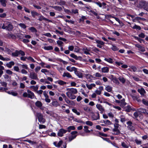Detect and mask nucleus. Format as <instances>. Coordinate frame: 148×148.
Wrapping results in <instances>:
<instances>
[{
    "mask_svg": "<svg viewBox=\"0 0 148 148\" xmlns=\"http://www.w3.org/2000/svg\"><path fill=\"white\" fill-rule=\"evenodd\" d=\"M127 105V103L125 102V100L124 99H123L121 100V108H122L123 106H126Z\"/></svg>",
    "mask_w": 148,
    "mask_h": 148,
    "instance_id": "nucleus-36",
    "label": "nucleus"
},
{
    "mask_svg": "<svg viewBox=\"0 0 148 148\" xmlns=\"http://www.w3.org/2000/svg\"><path fill=\"white\" fill-rule=\"evenodd\" d=\"M70 56L72 58H74L76 60H77L79 58H82L81 56H79L78 57L76 55H75L73 53L71 54L70 55Z\"/></svg>",
    "mask_w": 148,
    "mask_h": 148,
    "instance_id": "nucleus-32",
    "label": "nucleus"
},
{
    "mask_svg": "<svg viewBox=\"0 0 148 148\" xmlns=\"http://www.w3.org/2000/svg\"><path fill=\"white\" fill-rule=\"evenodd\" d=\"M83 51H84V53L86 54H90V53H89V51H90V50L84 48L83 49Z\"/></svg>",
    "mask_w": 148,
    "mask_h": 148,
    "instance_id": "nucleus-45",
    "label": "nucleus"
},
{
    "mask_svg": "<svg viewBox=\"0 0 148 148\" xmlns=\"http://www.w3.org/2000/svg\"><path fill=\"white\" fill-rule=\"evenodd\" d=\"M44 49L47 50H52L53 49V47L51 46H45L44 47Z\"/></svg>",
    "mask_w": 148,
    "mask_h": 148,
    "instance_id": "nucleus-43",
    "label": "nucleus"
},
{
    "mask_svg": "<svg viewBox=\"0 0 148 148\" xmlns=\"http://www.w3.org/2000/svg\"><path fill=\"white\" fill-rule=\"evenodd\" d=\"M84 131L86 133H90V131L88 130V127L87 126L84 127Z\"/></svg>",
    "mask_w": 148,
    "mask_h": 148,
    "instance_id": "nucleus-42",
    "label": "nucleus"
},
{
    "mask_svg": "<svg viewBox=\"0 0 148 148\" xmlns=\"http://www.w3.org/2000/svg\"><path fill=\"white\" fill-rule=\"evenodd\" d=\"M97 108L101 111V113H102L104 111V109L103 106L100 104H97L96 105Z\"/></svg>",
    "mask_w": 148,
    "mask_h": 148,
    "instance_id": "nucleus-22",
    "label": "nucleus"
},
{
    "mask_svg": "<svg viewBox=\"0 0 148 148\" xmlns=\"http://www.w3.org/2000/svg\"><path fill=\"white\" fill-rule=\"evenodd\" d=\"M4 51L6 52L8 54H10L11 53V50L7 47H5V48Z\"/></svg>",
    "mask_w": 148,
    "mask_h": 148,
    "instance_id": "nucleus-48",
    "label": "nucleus"
},
{
    "mask_svg": "<svg viewBox=\"0 0 148 148\" xmlns=\"http://www.w3.org/2000/svg\"><path fill=\"white\" fill-rule=\"evenodd\" d=\"M6 92L8 94L14 96H16L18 95V93L17 92L12 91H7Z\"/></svg>",
    "mask_w": 148,
    "mask_h": 148,
    "instance_id": "nucleus-30",
    "label": "nucleus"
},
{
    "mask_svg": "<svg viewBox=\"0 0 148 148\" xmlns=\"http://www.w3.org/2000/svg\"><path fill=\"white\" fill-rule=\"evenodd\" d=\"M35 105L38 108H40L41 109H43L42 108V104L41 101H37L35 103Z\"/></svg>",
    "mask_w": 148,
    "mask_h": 148,
    "instance_id": "nucleus-20",
    "label": "nucleus"
},
{
    "mask_svg": "<svg viewBox=\"0 0 148 148\" xmlns=\"http://www.w3.org/2000/svg\"><path fill=\"white\" fill-rule=\"evenodd\" d=\"M66 2L64 1L60 0L57 2V4L60 6L64 5L66 4Z\"/></svg>",
    "mask_w": 148,
    "mask_h": 148,
    "instance_id": "nucleus-26",
    "label": "nucleus"
},
{
    "mask_svg": "<svg viewBox=\"0 0 148 148\" xmlns=\"http://www.w3.org/2000/svg\"><path fill=\"white\" fill-rule=\"evenodd\" d=\"M66 90L68 91L67 92L73 94H76L77 93V90L73 88H68L66 89Z\"/></svg>",
    "mask_w": 148,
    "mask_h": 148,
    "instance_id": "nucleus-7",
    "label": "nucleus"
},
{
    "mask_svg": "<svg viewBox=\"0 0 148 148\" xmlns=\"http://www.w3.org/2000/svg\"><path fill=\"white\" fill-rule=\"evenodd\" d=\"M92 120H96L100 119L99 114L98 112H96L95 114H93L91 116Z\"/></svg>",
    "mask_w": 148,
    "mask_h": 148,
    "instance_id": "nucleus-9",
    "label": "nucleus"
},
{
    "mask_svg": "<svg viewBox=\"0 0 148 148\" xmlns=\"http://www.w3.org/2000/svg\"><path fill=\"white\" fill-rule=\"evenodd\" d=\"M77 132L76 131H74L71 132V134L72 135L69 136L68 138L69 142H71L76 138L77 136Z\"/></svg>",
    "mask_w": 148,
    "mask_h": 148,
    "instance_id": "nucleus-6",
    "label": "nucleus"
},
{
    "mask_svg": "<svg viewBox=\"0 0 148 148\" xmlns=\"http://www.w3.org/2000/svg\"><path fill=\"white\" fill-rule=\"evenodd\" d=\"M83 109L84 111L87 113L90 112L91 111L90 108L87 106H84L83 107Z\"/></svg>",
    "mask_w": 148,
    "mask_h": 148,
    "instance_id": "nucleus-28",
    "label": "nucleus"
},
{
    "mask_svg": "<svg viewBox=\"0 0 148 148\" xmlns=\"http://www.w3.org/2000/svg\"><path fill=\"white\" fill-rule=\"evenodd\" d=\"M18 25L21 28L24 29H25L27 27L26 26L24 23H20L18 24Z\"/></svg>",
    "mask_w": 148,
    "mask_h": 148,
    "instance_id": "nucleus-44",
    "label": "nucleus"
},
{
    "mask_svg": "<svg viewBox=\"0 0 148 148\" xmlns=\"http://www.w3.org/2000/svg\"><path fill=\"white\" fill-rule=\"evenodd\" d=\"M75 74L79 78H82L83 77L82 74L80 72L77 71V69L75 71Z\"/></svg>",
    "mask_w": 148,
    "mask_h": 148,
    "instance_id": "nucleus-23",
    "label": "nucleus"
},
{
    "mask_svg": "<svg viewBox=\"0 0 148 148\" xmlns=\"http://www.w3.org/2000/svg\"><path fill=\"white\" fill-rule=\"evenodd\" d=\"M61 95L63 97L66 103L70 105H73L74 104V103L72 101L70 100L64 94H62Z\"/></svg>",
    "mask_w": 148,
    "mask_h": 148,
    "instance_id": "nucleus-4",
    "label": "nucleus"
},
{
    "mask_svg": "<svg viewBox=\"0 0 148 148\" xmlns=\"http://www.w3.org/2000/svg\"><path fill=\"white\" fill-rule=\"evenodd\" d=\"M31 13L32 16L33 17H35L36 16H38L40 15V14L34 11H32Z\"/></svg>",
    "mask_w": 148,
    "mask_h": 148,
    "instance_id": "nucleus-31",
    "label": "nucleus"
},
{
    "mask_svg": "<svg viewBox=\"0 0 148 148\" xmlns=\"http://www.w3.org/2000/svg\"><path fill=\"white\" fill-rule=\"evenodd\" d=\"M30 88H32L35 91L37 92L38 89V85H36V86H30Z\"/></svg>",
    "mask_w": 148,
    "mask_h": 148,
    "instance_id": "nucleus-39",
    "label": "nucleus"
},
{
    "mask_svg": "<svg viewBox=\"0 0 148 148\" xmlns=\"http://www.w3.org/2000/svg\"><path fill=\"white\" fill-rule=\"evenodd\" d=\"M8 36L9 38L12 39H15L16 38V36L12 34H9Z\"/></svg>",
    "mask_w": 148,
    "mask_h": 148,
    "instance_id": "nucleus-50",
    "label": "nucleus"
},
{
    "mask_svg": "<svg viewBox=\"0 0 148 148\" xmlns=\"http://www.w3.org/2000/svg\"><path fill=\"white\" fill-rule=\"evenodd\" d=\"M95 41L96 43L98 44L97 45V47L99 48H101L102 47V45H103L105 44L104 42L102 41L97 40H95Z\"/></svg>",
    "mask_w": 148,
    "mask_h": 148,
    "instance_id": "nucleus-17",
    "label": "nucleus"
},
{
    "mask_svg": "<svg viewBox=\"0 0 148 148\" xmlns=\"http://www.w3.org/2000/svg\"><path fill=\"white\" fill-rule=\"evenodd\" d=\"M67 132V130L62 128L59 130L57 135L58 136L62 137L63 136V134Z\"/></svg>",
    "mask_w": 148,
    "mask_h": 148,
    "instance_id": "nucleus-8",
    "label": "nucleus"
},
{
    "mask_svg": "<svg viewBox=\"0 0 148 148\" xmlns=\"http://www.w3.org/2000/svg\"><path fill=\"white\" fill-rule=\"evenodd\" d=\"M101 71L102 73H107L109 71V69L108 67H105L101 68Z\"/></svg>",
    "mask_w": 148,
    "mask_h": 148,
    "instance_id": "nucleus-27",
    "label": "nucleus"
},
{
    "mask_svg": "<svg viewBox=\"0 0 148 148\" xmlns=\"http://www.w3.org/2000/svg\"><path fill=\"white\" fill-rule=\"evenodd\" d=\"M132 28L133 29H136L139 30H140L141 29V28L140 26L136 25H135L132 27Z\"/></svg>",
    "mask_w": 148,
    "mask_h": 148,
    "instance_id": "nucleus-47",
    "label": "nucleus"
},
{
    "mask_svg": "<svg viewBox=\"0 0 148 148\" xmlns=\"http://www.w3.org/2000/svg\"><path fill=\"white\" fill-rule=\"evenodd\" d=\"M17 37L20 39H23L24 38L23 35L22 34H19L17 36Z\"/></svg>",
    "mask_w": 148,
    "mask_h": 148,
    "instance_id": "nucleus-62",
    "label": "nucleus"
},
{
    "mask_svg": "<svg viewBox=\"0 0 148 148\" xmlns=\"http://www.w3.org/2000/svg\"><path fill=\"white\" fill-rule=\"evenodd\" d=\"M49 7L51 8L54 9L55 10L57 11H60L62 10V7L61 6H53L50 5L49 6Z\"/></svg>",
    "mask_w": 148,
    "mask_h": 148,
    "instance_id": "nucleus-19",
    "label": "nucleus"
},
{
    "mask_svg": "<svg viewBox=\"0 0 148 148\" xmlns=\"http://www.w3.org/2000/svg\"><path fill=\"white\" fill-rule=\"evenodd\" d=\"M62 76L64 77H66L69 78H71L72 77V76L70 73L66 72H65L63 73Z\"/></svg>",
    "mask_w": 148,
    "mask_h": 148,
    "instance_id": "nucleus-24",
    "label": "nucleus"
},
{
    "mask_svg": "<svg viewBox=\"0 0 148 148\" xmlns=\"http://www.w3.org/2000/svg\"><path fill=\"white\" fill-rule=\"evenodd\" d=\"M127 105L126 106H123L122 108L123 109V110L127 112H130L132 109V108H131V106L127 104Z\"/></svg>",
    "mask_w": 148,
    "mask_h": 148,
    "instance_id": "nucleus-16",
    "label": "nucleus"
},
{
    "mask_svg": "<svg viewBox=\"0 0 148 148\" xmlns=\"http://www.w3.org/2000/svg\"><path fill=\"white\" fill-rule=\"evenodd\" d=\"M52 105L56 107L60 105L58 102L57 101H53L51 103Z\"/></svg>",
    "mask_w": 148,
    "mask_h": 148,
    "instance_id": "nucleus-29",
    "label": "nucleus"
},
{
    "mask_svg": "<svg viewBox=\"0 0 148 148\" xmlns=\"http://www.w3.org/2000/svg\"><path fill=\"white\" fill-rule=\"evenodd\" d=\"M137 111L139 112H140L148 115V113L147 112L146 109L140 108L137 109Z\"/></svg>",
    "mask_w": 148,
    "mask_h": 148,
    "instance_id": "nucleus-14",
    "label": "nucleus"
},
{
    "mask_svg": "<svg viewBox=\"0 0 148 148\" xmlns=\"http://www.w3.org/2000/svg\"><path fill=\"white\" fill-rule=\"evenodd\" d=\"M103 123L106 124L110 125L112 124V123L109 120H106L103 121Z\"/></svg>",
    "mask_w": 148,
    "mask_h": 148,
    "instance_id": "nucleus-46",
    "label": "nucleus"
},
{
    "mask_svg": "<svg viewBox=\"0 0 148 148\" xmlns=\"http://www.w3.org/2000/svg\"><path fill=\"white\" fill-rule=\"evenodd\" d=\"M68 97L71 100L75 99L76 98V96L74 95H70V96H68Z\"/></svg>",
    "mask_w": 148,
    "mask_h": 148,
    "instance_id": "nucleus-49",
    "label": "nucleus"
},
{
    "mask_svg": "<svg viewBox=\"0 0 148 148\" xmlns=\"http://www.w3.org/2000/svg\"><path fill=\"white\" fill-rule=\"evenodd\" d=\"M1 24H0V28L5 29L8 31H11L13 29L14 27L12 24L10 22L6 21H4L3 25L1 27Z\"/></svg>",
    "mask_w": 148,
    "mask_h": 148,
    "instance_id": "nucleus-1",
    "label": "nucleus"
},
{
    "mask_svg": "<svg viewBox=\"0 0 148 148\" xmlns=\"http://www.w3.org/2000/svg\"><path fill=\"white\" fill-rule=\"evenodd\" d=\"M136 47L138 48V50L142 52H144L145 51V49L144 47L138 44H137L135 45Z\"/></svg>",
    "mask_w": 148,
    "mask_h": 148,
    "instance_id": "nucleus-21",
    "label": "nucleus"
},
{
    "mask_svg": "<svg viewBox=\"0 0 148 148\" xmlns=\"http://www.w3.org/2000/svg\"><path fill=\"white\" fill-rule=\"evenodd\" d=\"M130 68L132 69L134 72H136L137 71V69L136 67L134 66H131Z\"/></svg>",
    "mask_w": 148,
    "mask_h": 148,
    "instance_id": "nucleus-63",
    "label": "nucleus"
},
{
    "mask_svg": "<svg viewBox=\"0 0 148 148\" xmlns=\"http://www.w3.org/2000/svg\"><path fill=\"white\" fill-rule=\"evenodd\" d=\"M138 36L139 37V38H145V35L143 33H141L140 34H139Z\"/></svg>",
    "mask_w": 148,
    "mask_h": 148,
    "instance_id": "nucleus-60",
    "label": "nucleus"
},
{
    "mask_svg": "<svg viewBox=\"0 0 148 148\" xmlns=\"http://www.w3.org/2000/svg\"><path fill=\"white\" fill-rule=\"evenodd\" d=\"M17 50H16L15 51V52H13L12 53V55L13 57H17L18 56V54H17Z\"/></svg>",
    "mask_w": 148,
    "mask_h": 148,
    "instance_id": "nucleus-55",
    "label": "nucleus"
},
{
    "mask_svg": "<svg viewBox=\"0 0 148 148\" xmlns=\"http://www.w3.org/2000/svg\"><path fill=\"white\" fill-rule=\"evenodd\" d=\"M127 124L128 125L127 126L128 129L132 131H134L135 130V128L132 125V122L130 121H128L127 122Z\"/></svg>",
    "mask_w": 148,
    "mask_h": 148,
    "instance_id": "nucleus-13",
    "label": "nucleus"
},
{
    "mask_svg": "<svg viewBox=\"0 0 148 148\" xmlns=\"http://www.w3.org/2000/svg\"><path fill=\"white\" fill-rule=\"evenodd\" d=\"M138 6L140 8H143L144 10L148 12V3L141 1L139 2Z\"/></svg>",
    "mask_w": 148,
    "mask_h": 148,
    "instance_id": "nucleus-2",
    "label": "nucleus"
},
{
    "mask_svg": "<svg viewBox=\"0 0 148 148\" xmlns=\"http://www.w3.org/2000/svg\"><path fill=\"white\" fill-rule=\"evenodd\" d=\"M68 130H67V132H70L71 130H74L75 129V128L74 126H71L69 127H68L67 128Z\"/></svg>",
    "mask_w": 148,
    "mask_h": 148,
    "instance_id": "nucleus-37",
    "label": "nucleus"
},
{
    "mask_svg": "<svg viewBox=\"0 0 148 148\" xmlns=\"http://www.w3.org/2000/svg\"><path fill=\"white\" fill-rule=\"evenodd\" d=\"M57 83L58 84L61 85L63 86L65 84H66L67 83L66 82H64L62 80H59L57 81Z\"/></svg>",
    "mask_w": 148,
    "mask_h": 148,
    "instance_id": "nucleus-33",
    "label": "nucleus"
},
{
    "mask_svg": "<svg viewBox=\"0 0 148 148\" xmlns=\"http://www.w3.org/2000/svg\"><path fill=\"white\" fill-rule=\"evenodd\" d=\"M121 145L124 148H128L129 147L124 142L122 143Z\"/></svg>",
    "mask_w": 148,
    "mask_h": 148,
    "instance_id": "nucleus-61",
    "label": "nucleus"
},
{
    "mask_svg": "<svg viewBox=\"0 0 148 148\" xmlns=\"http://www.w3.org/2000/svg\"><path fill=\"white\" fill-rule=\"evenodd\" d=\"M63 42L60 40H58L57 41V43L59 46L61 47L62 46V45L63 44Z\"/></svg>",
    "mask_w": 148,
    "mask_h": 148,
    "instance_id": "nucleus-56",
    "label": "nucleus"
},
{
    "mask_svg": "<svg viewBox=\"0 0 148 148\" xmlns=\"http://www.w3.org/2000/svg\"><path fill=\"white\" fill-rule=\"evenodd\" d=\"M105 89L108 92H110L112 90V88L109 86H106Z\"/></svg>",
    "mask_w": 148,
    "mask_h": 148,
    "instance_id": "nucleus-40",
    "label": "nucleus"
},
{
    "mask_svg": "<svg viewBox=\"0 0 148 148\" xmlns=\"http://www.w3.org/2000/svg\"><path fill=\"white\" fill-rule=\"evenodd\" d=\"M133 115L134 116V118L136 119L138 116V112H135L133 114Z\"/></svg>",
    "mask_w": 148,
    "mask_h": 148,
    "instance_id": "nucleus-59",
    "label": "nucleus"
},
{
    "mask_svg": "<svg viewBox=\"0 0 148 148\" xmlns=\"http://www.w3.org/2000/svg\"><path fill=\"white\" fill-rule=\"evenodd\" d=\"M85 123L86 125H89L90 126H92L93 125V123L92 122L88 121H86L85 122Z\"/></svg>",
    "mask_w": 148,
    "mask_h": 148,
    "instance_id": "nucleus-54",
    "label": "nucleus"
},
{
    "mask_svg": "<svg viewBox=\"0 0 148 148\" xmlns=\"http://www.w3.org/2000/svg\"><path fill=\"white\" fill-rule=\"evenodd\" d=\"M38 17L39 18L38 20L40 21H42L43 20H45V21H48L49 22H52V21L50 20L49 19L45 18L41 14H40V15L38 16Z\"/></svg>",
    "mask_w": 148,
    "mask_h": 148,
    "instance_id": "nucleus-10",
    "label": "nucleus"
},
{
    "mask_svg": "<svg viewBox=\"0 0 148 148\" xmlns=\"http://www.w3.org/2000/svg\"><path fill=\"white\" fill-rule=\"evenodd\" d=\"M63 143L62 140L58 142L57 141L54 142L53 143V145L56 147H60Z\"/></svg>",
    "mask_w": 148,
    "mask_h": 148,
    "instance_id": "nucleus-18",
    "label": "nucleus"
},
{
    "mask_svg": "<svg viewBox=\"0 0 148 148\" xmlns=\"http://www.w3.org/2000/svg\"><path fill=\"white\" fill-rule=\"evenodd\" d=\"M14 64V63L13 61L10 62L9 63L6 64V66L9 68H11L12 66Z\"/></svg>",
    "mask_w": 148,
    "mask_h": 148,
    "instance_id": "nucleus-34",
    "label": "nucleus"
},
{
    "mask_svg": "<svg viewBox=\"0 0 148 148\" xmlns=\"http://www.w3.org/2000/svg\"><path fill=\"white\" fill-rule=\"evenodd\" d=\"M36 114L39 122L44 123L45 122V119L43 117L42 115L40 113H37Z\"/></svg>",
    "mask_w": 148,
    "mask_h": 148,
    "instance_id": "nucleus-5",
    "label": "nucleus"
},
{
    "mask_svg": "<svg viewBox=\"0 0 148 148\" xmlns=\"http://www.w3.org/2000/svg\"><path fill=\"white\" fill-rule=\"evenodd\" d=\"M0 83L3 86H4L5 87L7 86V84L6 82H1Z\"/></svg>",
    "mask_w": 148,
    "mask_h": 148,
    "instance_id": "nucleus-58",
    "label": "nucleus"
},
{
    "mask_svg": "<svg viewBox=\"0 0 148 148\" xmlns=\"http://www.w3.org/2000/svg\"><path fill=\"white\" fill-rule=\"evenodd\" d=\"M76 68L74 67H71L70 66H67L66 68L67 70L70 72H72L73 71H75L76 70Z\"/></svg>",
    "mask_w": 148,
    "mask_h": 148,
    "instance_id": "nucleus-25",
    "label": "nucleus"
},
{
    "mask_svg": "<svg viewBox=\"0 0 148 148\" xmlns=\"http://www.w3.org/2000/svg\"><path fill=\"white\" fill-rule=\"evenodd\" d=\"M7 1L6 0H1V1L0 2L2 6L5 7L6 6V3Z\"/></svg>",
    "mask_w": 148,
    "mask_h": 148,
    "instance_id": "nucleus-38",
    "label": "nucleus"
},
{
    "mask_svg": "<svg viewBox=\"0 0 148 148\" xmlns=\"http://www.w3.org/2000/svg\"><path fill=\"white\" fill-rule=\"evenodd\" d=\"M143 103L145 105L148 106V101L145 99H143L142 101Z\"/></svg>",
    "mask_w": 148,
    "mask_h": 148,
    "instance_id": "nucleus-53",
    "label": "nucleus"
},
{
    "mask_svg": "<svg viewBox=\"0 0 148 148\" xmlns=\"http://www.w3.org/2000/svg\"><path fill=\"white\" fill-rule=\"evenodd\" d=\"M27 93H28V98L31 99H33L34 98H36L34 93L33 92L29 90H27Z\"/></svg>",
    "mask_w": 148,
    "mask_h": 148,
    "instance_id": "nucleus-11",
    "label": "nucleus"
},
{
    "mask_svg": "<svg viewBox=\"0 0 148 148\" xmlns=\"http://www.w3.org/2000/svg\"><path fill=\"white\" fill-rule=\"evenodd\" d=\"M78 10L77 9H72L71 10L72 12L75 14L78 13Z\"/></svg>",
    "mask_w": 148,
    "mask_h": 148,
    "instance_id": "nucleus-64",
    "label": "nucleus"
},
{
    "mask_svg": "<svg viewBox=\"0 0 148 148\" xmlns=\"http://www.w3.org/2000/svg\"><path fill=\"white\" fill-rule=\"evenodd\" d=\"M72 111L73 112L76 114L78 115H80V113L79 112H78L77 110L75 109H72Z\"/></svg>",
    "mask_w": 148,
    "mask_h": 148,
    "instance_id": "nucleus-52",
    "label": "nucleus"
},
{
    "mask_svg": "<svg viewBox=\"0 0 148 148\" xmlns=\"http://www.w3.org/2000/svg\"><path fill=\"white\" fill-rule=\"evenodd\" d=\"M29 77L33 79H38L37 74L34 72H31L29 74Z\"/></svg>",
    "mask_w": 148,
    "mask_h": 148,
    "instance_id": "nucleus-12",
    "label": "nucleus"
},
{
    "mask_svg": "<svg viewBox=\"0 0 148 148\" xmlns=\"http://www.w3.org/2000/svg\"><path fill=\"white\" fill-rule=\"evenodd\" d=\"M17 51L18 56L20 55H21L22 56H24L25 55V52L21 50H20L19 51L17 50Z\"/></svg>",
    "mask_w": 148,
    "mask_h": 148,
    "instance_id": "nucleus-35",
    "label": "nucleus"
},
{
    "mask_svg": "<svg viewBox=\"0 0 148 148\" xmlns=\"http://www.w3.org/2000/svg\"><path fill=\"white\" fill-rule=\"evenodd\" d=\"M29 29L32 32H37V30L34 27H29Z\"/></svg>",
    "mask_w": 148,
    "mask_h": 148,
    "instance_id": "nucleus-41",
    "label": "nucleus"
},
{
    "mask_svg": "<svg viewBox=\"0 0 148 148\" xmlns=\"http://www.w3.org/2000/svg\"><path fill=\"white\" fill-rule=\"evenodd\" d=\"M119 124L118 123L114 124V128L112 130V133L114 135H118L120 134L119 130L118 129Z\"/></svg>",
    "mask_w": 148,
    "mask_h": 148,
    "instance_id": "nucleus-3",
    "label": "nucleus"
},
{
    "mask_svg": "<svg viewBox=\"0 0 148 148\" xmlns=\"http://www.w3.org/2000/svg\"><path fill=\"white\" fill-rule=\"evenodd\" d=\"M85 76L87 79H91L92 77V76L89 74H86L85 75Z\"/></svg>",
    "mask_w": 148,
    "mask_h": 148,
    "instance_id": "nucleus-57",
    "label": "nucleus"
},
{
    "mask_svg": "<svg viewBox=\"0 0 148 148\" xmlns=\"http://www.w3.org/2000/svg\"><path fill=\"white\" fill-rule=\"evenodd\" d=\"M104 60L107 62H109L110 63H112L113 60L111 58H105Z\"/></svg>",
    "mask_w": 148,
    "mask_h": 148,
    "instance_id": "nucleus-51",
    "label": "nucleus"
},
{
    "mask_svg": "<svg viewBox=\"0 0 148 148\" xmlns=\"http://www.w3.org/2000/svg\"><path fill=\"white\" fill-rule=\"evenodd\" d=\"M138 91L142 97H145L146 91L143 88H142L140 89H138Z\"/></svg>",
    "mask_w": 148,
    "mask_h": 148,
    "instance_id": "nucleus-15",
    "label": "nucleus"
}]
</instances>
